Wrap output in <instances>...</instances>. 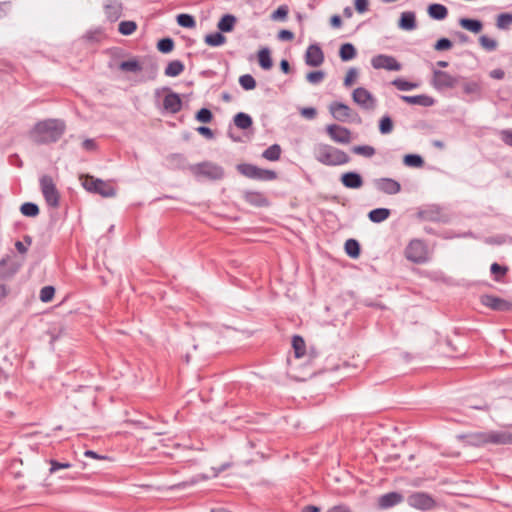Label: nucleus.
Returning <instances> with one entry per match:
<instances>
[{"instance_id":"obj_1","label":"nucleus","mask_w":512,"mask_h":512,"mask_svg":"<svg viewBox=\"0 0 512 512\" xmlns=\"http://www.w3.org/2000/svg\"><path fill=\"white\" fill-rule=\"evenodd\" d=\"M65 124L58 119H47L38 122L30 131V138L37 144L56 142L63 135Z\"/></svg>"},{"instance_id":"obj_2","label":"nucleus","mask_w":512,"mask_h":512,"mask_svg":"<svg viewBox=\"0 0 512 512\" xmlns=\"http://www.w3.org/2000/svg\"><path fill=\"white\" fill-rule=\"evenodd\" d=\"M313 153L315 159L326 166L344 165L350 161L346 152L324 143L316 144Z\"/></svg>"},{"instance_id":"obj_3","label":"nucleus","mask_w":512,"mask_h":512,"mask_svg":"<svg viewBox=\"0 0 512 512\" xmlns=\"http://www.w3.org/2000/svg\"><path fill=\"white\" fill-rule=\"evenodd\" d=\"M463 438L471 446L512 444V433L506 431L474 432L463 436Z\"/></svg>"},{"instance_id":"obj_4","label":"nucleus","mask_w":512,"mask_h":512,"mask_svg":"<svg viewBox=\"0 0 512 512\" xmlns=\"http://www.w3.org/2000/svg\"><path fill=\"white\" fill-rule=\"evenodd\" d=\"M189 171L197 178L219 180L224 176V169L213 162L204 161L189 166Z\"/></svg>"},{"instance_id":"obj_5","label":"nucleus","mask_w":512,"mask_h":512,"mask_svg":"<svg viewBox=\"0 0 512 512\" xmlns=\"http://www.w3.org/2000/svg\"><path fill=\"white\" fill-rule=\"evenodd\" d=\"M405 257L413 263H424L428 259V249L426 244L419 239H413L405 248Z\"/></svg>"},{"instance_id":"obj_6","label":"nucleus","mask_w":512,"mask_h":512,"mask_svg":"<svg viewBox=\"0 0 512 512\" xmlns=\"http://www.w3.org/2000/svg\"><path fill=\"white\" fill-rule=\"evenodd\" d=\"M83 187L93 193H97L103 197H113L116 194L115 188L108 182L101 179H95L92 176H87L83 181Z\"/></svg>"},{"instance_id":"obj_7","label":"nucleus","mask_w":512,"mask_h":512,"mask_svg":"<svg viewBox=\"0 0 512 512\" xmlns=\"http://www.w3.org/2000/svg\"><path fill=\"white\" fill-rule=\"evenodd\" d=\"M237 170L247 178L257 180H274L277 174L273 170L262 169L252 164H239Z\"/></svg>"},{"instance_id":"obj_8","label":"nucleus","mask_w":512,"mask_h":512,"mask_svg":"<svg viewBox=\"0 0 512 512\" xmlns=\"http://www.w3.org/2000/svg\"><path fill=\"white\" fill-rule=\"evenodd\" d=\"M40 187L42 194L51 207H58L59 193L51 176L44 175L40 179Z\"/></svg>"},{"instance_id":"obj_9","label":"nucleus","mask_w":512,"mask_h":512,"mask_svg":"<svg viewBox=\"0 0 512 512\" xmlns=\"http://www.w3.org/2000/svg\"><path fill=\"white\" fill-rule=\"evenodd\" d=\"M409 506L423 511L432 510L436 507V501L431 495L425 492H414L408 496Z\"/></svg>"},{"instance_id":"obj_10","label":"nucleus","mask_w":512,"mask_h":512,"mask_svg":"<svg viewBox=\"0 0 512 512\" xmlns=\"http://www.w3.org/2000/svg\"><path fill=\"white\" fill-rule=\"evenodd\" d=\"M353 101L365 110H374L376 107L375 97L365 88L358 87L352 93Z\"/></svg>"},{"instance_id":"obj_11","label":"nucleus","mask_w":512,"mask_h":512,"mask_svg":"<svg viewBox=\"0 0 512 512\" xmlns=\"http://www.w3.org/2000/svg\"><path fill=\"white\" fill-rule=\"evenodd\" d=\"M458 78L442 70H434L432 85L437 90L453 88L457 85Z\"/></svg>"},{"instance_id":"obj_12","label":"nucleus","mask_w":512,"mask_h":512,"mask_svg":"<svg viewBox=\"0 0 512 512\" xmlns=\"http://www.w3.org/2000/svg\"><path fill=\"white\" fill-rule=\"evenodd\" d=\"M371 64L374 69H385L388 71H399L401 64L389 55L380 54L372 58Z\"/></svg>"},{"instance_id":"obj_13","label":"nucleus","mask_w":512,"mask_h":512,"mask_svg":"<svg viewBox=\"0 0 512 512\" xmlns=\"http://www.w3.org/2000/svg\"><path fill=\"white\" fill-rule=\"evenodd\" d=\"M326 131L330 138L337 143L348 144L351 142V132L346 127L330 124L326 127Z\"/></svg>"},{"instance_id":"obj_14","label":"nucleus","mask_w":512,"mask_h":512,"mask_svg":"<svg viewBox=\"0 0 512 512\" xmlns=\"http://www.w3.org/2000/svg\"><path fill=\"white\" fill-rule=\"evenodd\" d=\"M324 62V54L321 47L317 44H311L305 54V63L311 67H318Z\"/></svg>"},{"instance_id":"obj_15","label":"nucleus","mask_w":512,"mask_h":512,"mask_svg":"<svg viewBox=\"0 0 512 512\" xmlns=\"http://www.w3.org/2000/svg\"><path fill=\"white\" fill-rule=\"evenodd\" d=\"M480 301L484 306L496 311H507L511 307L509 302L493 295H482Z\"/></svg>"},{"instance_id":"obj_16","label":"nucleus","mask_w":512,"mask_h":512,"mask_svg":"<svg viewBox=\"0 0 512 512\" xmlns=\"http://www.w3.org/2000/svg\"><path fill=\"white\" fill-rule=\"evenodd\" d=\"M329 111L336 120L341 122L349 119L352 114L351 108L342 102L331 103L329 106Z\"/></svg>"},{"instance_id":"obj_17","label":"nucleus","mask_w":512,"mask_h":512,"mask_svg":"<svg viewBox=\"0 0 512 512\" xmlns=\"http://www.w3.org/2000/svg\"><path fill=\"white\" fill-rule=\"evenodd\" d=\"M404 500L402 494L398 492H389L378 498V506L380 509H388L400 504Z\"/></svg>"},{"instance_id":"obj_18","label":"nucleus","mask_w":512,"mask_h":512,"mask_svg":"<svg viewBox=\"0 0 512 512\" xmlns=\"http://www.w3.org/2000/svg\"><path fill=\"white\" fill-rule=\"evenodd\" d=\"M377 188L385 194L394 195L400 192L401 185L391 178H381L376 182Z\"/></svg>"},{"instance_id":"obj_19","label":"nucleus","mask_w":512,"mask_h":512,"mask_svg":"<svg viewBox=\"0 0 512 512\" xmlns=\"http://www.w3.org/2000/svg\"><path fill=\"white\" fill-rule=\"evenodd\" d=\"M163 107L166 111L175 114L181 110L182 100L177 93H168L163 100Z\"/></svg>"},{"instance_id":"obj_20","label":"nucleus","mask_w":512,"mask_h":512,"mask_svg":"<svg viewBox=\"0 0 512 512\" xmlns=\"http://www.w3.org/2000/svg\"><path fill=\"white\" fill-rule=\"evenodd\" d=\"M341 183L349 189H359L363 186V179L359 173L347 172L342 174Z\"/></svg>"},{"instance_id":"obj_21","label":"nucleus","mask_w":512,"mask_h":512,"mask_svg":"<svg viewBox=\"0 0 512 512\" xmlns=\"http://www.w3.org/2000/svg\"><path fill=\"white\" fill-rule=\"evenodd\" d=\"M104 10L108 20L114 22L122 14V4L116 0H108L104 5Z\"/></svg>"},{"instance_id":"obj_22","label":"nucleus","mask_w":512,"mask_h":512,"mask_svg":"<svg viewBox=\"0 0 512 512\" xmlns=\"http://www.w3.org/2000/svg\"><path fill=\"white\" fill-rule=\"evenodd\" d=\"M401 99L405 101L406 103L412 104V105H420L424 107L432 106L434 103V100L426 95H415V96H401Z\"/></svg>"},{"instance_id":"obj_23","label":"nucleus","mask_w":512,"mask_h":512,"mask_svg":"<svg viewBox=\"0 0 512 512\" xmlns=\"http://www.w3.org/2000/svg\"><path fill=\"white\" fill-rule=\"evenodd\" d=\"M399 27L403 30H413L416 28V17L413 12H403L399 20Z\"/></svg>"},{"instance_id":"obj_24","label":"nucleus","mask_w":512,"mask_h":512,"mask_svg":"<svg viewBox=\"0 0 512 512\" xmlns=\"http://www.w3.org/2000/svg\"><path fill=\"white\" fill-rule=\"evenodd\" d=\"M237 22V19L232 14H225L218 22L217 28L221 32H231L234 29V26Z\"/></svg>"},{"instance_id":"obj_25","label":"nucleus","mask_w":512,"mask_h":512,"mask_svg":"<svg viewBox=\"0 0 512 512\" xmlns=\"http://www.w3.org/2000/svg\"><path fill=\"white\" fill-rule=\"evenodd\" d=\"M428 14L433 19L443 20L447 17L448 10L442 4H431L428 7Z\"/></svg>"},{"instance_id":"obj_26","label":"nucleus","mask_w":512,"mask_h":512,"mask_svg":"<svg viewBox=\"0 0 512 512\" xmlns=\"http://www.w3.org/2000/svg\"><path fill=\"white\" fill-rule=\"evenodd\" d=\"M459 24L462 28L473 33H479L483 28L482 22L476 19L461 18Z\"/></svg>"},{"instance_id":"obj_27","label":"nucleus","mask_w":512,"mask_h":512,"mask_svg":"<svg viewBox=\"0 0 512 512\" xmlns=\"http://www.w3.org/2000/svg\"><path fill=\"white\" fill-rule=\"evenodd\" d=\"M389 216L390 210L387 208H376L371 210L368 214V218L374 223H381L388 219Z\"/></svg>"},{"instance_id":"obj_28","label":"nucleus","mask_w":512,"mask_h":512,"mask_svg":"<svg viewBox=\"0 0 512 512\" xmlns=\"http://www.w3.org/2000/svg\"><path fill=\"white\" fill-rule=\"evenodd\" d=\"M357 51L353 44L345 43L341 45L339 50V56L342 61H349L356 57Z\"/></svg>"},{"instance_id":"obj_29","label":"nucleus","mask_w":512,"mask_h":512,"mask_svg":"<svg viewBox=\"0 0 512 512\" xmlns=\"http://www.w3.org/2000/svg\"><path fill=\"white\" fill-rule=\"evenodd\" d=\"M252 118L243 112H239L234 116V124L242 130H246L252 126Z\"/></svg>"},{"instance_id":"obj_30","label":"nucleus","mask_w":512,"mask_h":512,"mask_svg":"<svg viewBox=\"0 0 512 512\" xmlns=\"http://www.w3.org/2000/svg\"><path fill=\"white\" fill-rule=\"evenodd\" d=\"M184 70V64L179 60H174L168 63L165 68V75L168 77H176Z\"/></svg>"},{"instance_id":"obj_31","label":"nucleus","mask_w":512,"mask_h":512,"mask_svg":"<svg viewBox=\"0 0 512 512\" xmlns=\"http://www.w3.org/2000/svg\"><path fill=\"white\" fill-rule=\"evenodd\" d=\"M258 61H259V65L264 69V70H269L272 68V59H271V55H270V50L268 48H262L261 50H259L258 52Z\"/></svg>"},{"instance_id":"obj_32","label":"nucleus","mask_w":512,"mask_h":512,"mask_svg":"<svg viewBox=\"0 0 512 512\" xmlns=\"http://www.w3.org/2000/svg\"><path fill=\"white\" fill-rule=\"evenodd\" d=\"M204 40L207 45L217 47L223 45L226 42V37L220 32H215L207 34Z\"/></svg>"},{"instance_id":"obj_33","label":"nucleus","mask_w":512,"mask_h":512,"mask_svg":"<svg viewBox=\"0 0 512 512\" xmlns=\"http://www.w3.org/2000/svg\"><path fill=\"white\" fill-rule=\"evenodd\" d=\"M281 151L278 144H273L263 152L262 156L269 161H277L281 156Z\"/></svg>"},{"instance_id":"obj_34","label":"nucleus","mask_w":512,"mask_h":512,"mask_svg":"<svg viewBox=\"0 0 512 512\" xmlns=\"http://www.w3.org/2000/svg\"><path fill=\"white\" fill-rule=\"evenodd\" d=\"M119 68L122 71L133 72V73H137L142 70V66L140 65L139 61L136 59H131L128 61L121 62L119 65Z\"/></svg>"},{"instance_id":"obj_35","label":"nucleus","mask_w":512,"mask_h":512,"mask_svg":"<svg viewBox=\"0 0 512 512\" xmlns=\"http://www.w3.org/2000/svg\"><path fill=\"white\" fill-rule=\"evenodd\" d=\"M345 252L352 258H357L360 255V245L355 239H348L345 242Z\"/></svg>"},{"instance_id":"obj_36","label":"nucleus","mask_w":512,"mask_h":512,"mask_svg":"<svg viewBox=\"0 0 512 512\" xmlns=\"http://www.w3.org/2000/svg\"><path fill=\"white\" fill-rule=\"evenodd\" d=\"M292 347L296 358H300L305 354V342L302 337L298 335L293 336Z\"/></svg>"},{"instance_id":"obj_37","label":"nucleus","mask_w":512,"mask_h":512,"mask_svg":"<svg viewBox=\"0 0 512 512\" xmlns=\"http://www.w3.org/2000/svg\"><path fill=\"white\" fill-rule=\"evenodd\" d=\"M20 211L24 216L27 217H36L39 214V208L36 204L31 202H26L21 205Z\"/></svg>"},{"instance_id":"obj_38","label":"nucleus","mask_w":512,"mask_h":512,"mask_svg":"<svg viewBox=\"0 0 512 512\" xmlns=\"http://www.w3.org/2000/svg\"><path fill=\"white\" fill-rule=\"evenodd\" d=\"M512 24V14L511 13H501L497 17L496 26L499 29L505 30L510 27Z\"/></svg>"},{"instance_id":"obj_39","label":"nucleus","mask_w":512,"mask_h":512,"mask_svg":"<svg viewBox=\"0 0 512 512\" xmlns=\"http://www.w3.org/2000/svg\"><path fill=\"white\" fill-rule=\"evenodd\" d=\"M137 29V24L134 21H121L118 30L122 35H131Z\"/></svg>"},{"instance_id":"obj_40","label":"nucleus","mask_w":512,"mask_h":512,"mask_svg":"<svg viewBox=\"0 0 512 512\" xmlns=\"http://www.w3.org/2000/svg\"><path fill=\"white\" fill-rule=\"evenodd\" d=\"M392 85L400 91H410L418 86L416 83H412L401 78L393 80Z\"/></svg>"},{"instance_id":"obj_41","label":"nucleus","mask_w":512,"mask_h":512,"mask_svg":"<svg viewBox=\"0 0 512 512\" xmlns=\"http://www.w3.org/2000/svg\"><path fill=\"white\" fill-rule=\"evenodd\" d=\"M245 199L256 206H264L267 204L266 198L259 193H246Z\"/></svg>"},{"instance_id":"obj_42","label":"nucleus","mask_w":512,"mask_h":512,"mask_svg":"<svg viewBox=\"0 0 512 512\" xmlns=\"http://www.w3.org/2000/svg\"><path fill=\"white\" fill-rule=\"evenodd\" d=\"M393 130V122L388 115L383 116L379 121V131L381 134H389Z\"/></svg>"},{"instance_id":"obj_43","label":"nucleus","mask_w":512,"mask_h":512,"mask_svg":"<svg viewBox=\"0 0 512 512\" xmlns=\"http://www.w3.org/2000/svg\"><path fill=\"white\" fill-rule=\"evenodd\" d=\"M177 23L185 28H194L196 26L194 17L189 14H179L177 16Z\"/></svg>"},{"instance_id":"obj_44","label":"nucleus","mask_w":512,"mask_h":512,"mask_svg":"<svg viewBox=\"0 0 512 512\" xmlns=\"http://www.w3.org/2000/svg\"><path fill=\"white\" fill-rule=\"evenodd\" d=\"M479 42L482 48L485 49L486 51H494L498 46V43L495 39L490 38L486 35L480 36Z\"/></svg>"},{"instance_id":"obj_45","label":"nucleus","mask_w":512,"mask_h":512,"mask_svg":"<svg viewBox=\"0 0 512 512\" xmlns=\"http://www.w3.org/2000/svg\"><path fill=\"white\" fill-rule=\"evenodd\" d=\"M239 84L244 90H253L256 87V81L250 74L240 76Z\"/></svg>"},{"instance_id":"obj_46","label":"nucleus","mask_w":512,"mask_h":512,"mask_svg":"<svg viewBox=\"0 0 512 512\" xmlns=\"http://www.w3.org/2000/svg\"><path fill=\"white\" fill-rule=\"evenodd\" d=\"M404 164L410 167H420L423 165V159L416 154H408L404 157Z\"/></svg>"},{"instance_id":"obj_47","label":"nucleus","mask_w":512,"mask_h":512,"mask_svg":"<svg viewBox=\"0 0 512 512\" xmlns=\"http://www.w3.org/2000/svg\"><path fill=\"white\" fill-rule=\"evenodd\" d=\"M157 48L162 53H169L174 48V41L171 38H163L157 43Z\"/></svg>"},{"instance_id":"obj_48","label":"nucleus","mask_w":512,"mask_h":512,"mask_svg":"<svg viewBox=\"0 0 512 512\" xmlns=\"http://www.w3.org/2000/svg\"><path fill=\"white\" fill-rule=\"evenodd\" d=\"M352 151L357 155H362L365 157H372L375 154V149L368 145L354 146Z\"/></svg>"},{"instance_id":"obj_49","label":"nucleus","mask_w":512,"mask_h":512,"mask_svg":"<svg viewBox=\"0 0 512 512\" xmlns=\"http://www.w3.org/2000/svg\"><path fill=\"white\" fill-rule=\"evenodd\" d=\"M196 120L202 123L211 122L213 115L212 112L207 108H201L195 116Z\"/></svg>"},{"instance_id":"obj_50","label":"nucleus","mask_w":512,"mask_h":512,"mask_svg":"<svg viewBox=\"0 0 512 512\" xmlns=\"http://www.w3.org/2000/svg\"><path fill=\"white\" fill-rule=\"evenodd\" d=\"M55 294V289L53 286H45L40 290V300L42 302H49L53 299Z\"/></svg>"},{"instance_id":"obj_51","label":"nucleus","mask_w":512,"mask_h":512,"mask_svg":"<svg viewBox=\"0 0 512 512\" xmlns=\"http://www.w3.org/2000/svg\"><path fill=\"white\" fill-rule=\"evenodd\" d=\"M324 77H325V73L323 71L319 70V71L309 72L306 76V79L311 84H319L320 82H322Z\"/></svg>"},{"instance_id":"obj_52","label":"nucleus","mask_w":512,"mask_h":512,"mask_svg":"<svg viewBox=\"0 0 512 512\" xmlns=\"http://www.w3.org/2000/svg\"><path fill=\"white\" fill-rule=\"evenodd\" d=\"M358 76V70L356 68H350L344 78V86L350 87Z\"/></svg>"},{"instance_id":"obj_53","label":"nucleus","mask_w":512,"mask_h":512,"mask_svg":"<svg viewBox=\"0 0 512 512\" xmlns=\"http://www.w3.org/2000/svg\"><path fill=\"white\" fill-rule=\"evenodd\" d=\"M491 273L495 275V279L499 280L501 276H504L507 272V268L499 265L498 263H493L491 265Z\"/></svg>"},{"instance_id":"obj_54","label":"nucleus","mask_w":512,"mask_h":512,"mask_svg":"<svg viewBox=\"0 0 512 512\" xmlns=\"http://www.w3.org/2000/svg\"><path fill=\"white\" fill-rule=\"evenodd\" d=\"M463 90L466 94H478L480 85L476 82H467L463 85Z\"/></svg>"},{"instance_id":"obj_55","label":"nucleus","mask_w":512,"mask_h":512,"mask_svg":"<svg viewBox=\"0 0 512 512\" xmlns=\"http://www.w3.org/2000/svg\"><path fill=\"white\" fill-rule=\"evenodd\" d=\"M451 47H452V42L448 38H441L434 45V48L437 51L448 50Z\"/></svg>"},{"instance_id":"obj_56","label":"nucleus","mask_w":512,"mask_h":512,"mask_svg":"<svg viewBox=\"0 0 512 512\" xmlns=\"http://www.w3.org/2000/svg\"><path fill=\"white\" fill-rule=\"evenodd\" d=\"M50 465H51L50 473H54V472L58 471L59 469H66V468L71 467V464L68 462L61 463L56 460H50Z\"/></svg>"},{"instance_id":"obj_57","label":"nucleus","mask_w":512,"mask_h":512,"mask_svg":"<svg viewBox=\"0 0 512 512\" xmlns=\"http://www.w3.org/2000/svg\"><path fill=\"white\" fill-rule=\"evenodd\" d=\"M288 14L287 6L283 5L277 8L272 14L273 19H285Z\"/></svg>"},{"instance_id":"obj_58","label":"nucleus","mask_w":512,"mask_h":512,"mask_svg":"<svg viewBox=\"0 0 512 512\" xmlns=\"http://www.w3.org/2000/svg\"><path fill=\"white\" fill-rule=\"evenodd\" d=\"M502 141L512 147V129H505L500 132Z\"/></svg>"},{"instance_id":"obj_59","label":"nucleus","mask_w":512,"mask_h":512,"mask_svg":"<svg viewBox=\"0 0 512 512\" xmlns=\"http://www.w3.org/2000/svg\"><path fill=\"white\" fill-rule=\"evenodd\" d=\"M301 115L307 119H313L315 118L317 112L316 109L313 107H305L302 108L300 111Z\"/></svg>"},{"instance_id":"obj_60","label":"nucleus","mask_w":512,"mask_h":512,"mask_svg":"<svg viewBox=\"0 0 512 512\" xmlns=\"http://www.w3.org/2000/svg\"><path fill=\"white\" fill-rule=\"evenodd\" d=\"M355 9L359 13H364L368 10V0H355Z\"/></svg>"},{"instance_id":"obj_61","label":"nucleus","mask_w":512,"mask_h":512,"mask_svg":"<svg viewBox=\"0 0 512 512\" xmlns=\"http://www.w3.org/2000/svg\"><path fill=\"white\" fill-rule=\"evenodd\" d=\"M294 38V34L293 32H291L290 30H281L279 33H278V39L279 40H282V41H291L293 40Z\"/></svg>"},{"instance_id":"obj_62","label":"nucleus","mask_w":512,"mask_h":512,"mask_svg":"<svg viewBox=\"0 0 512 512\" xmlns=\"http://www.w3.org/2000/svg\"><path fill=\"white\" fill-rule=\"evenodd\" d=\"M197 132L203 136H205L208 139H212L214 137V134L212 130L209 127L206 126H200L197 128Z\"/></svg>"},{"instance_id":"obj_63","label":"nucleus","mask_w":512,"mask_h":512,"mask_svg":"<svg viewBox=\"0 0 512 512\" xmlns=\"http://www.w3.org/2000/svg\"><path fill=\"white\" fill-rule=\"evenodd\" d=\"M82 146L84 149L92 151L96 149V143L93 139H86L83 141Z\"/></svg>"},{"instance_id":"obj_64","label":"nucleus","mask_w":512,"mask_h":512,"mask_svg":"<svg viewBox=\"0 0 512 512\" xmlns=\"http://www.w3.org/2000/svg\"><path fill=\"white\" fill-rule=\"evenodd\" d=\"M327 512H352L348 507L339 505L330 508Z\"/></svg>"}]
</instances>
